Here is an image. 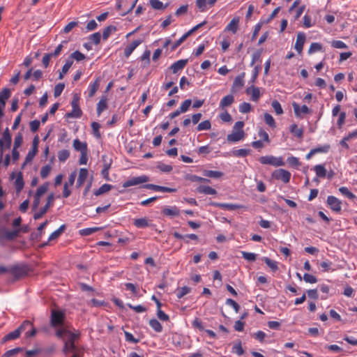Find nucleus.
Here are the masks:
<instances>
[{"label": "nucleus", "mask_w": 357, "mask_h": 357, "mask_svg": "<svg viewBox=\"0 0 357 357\" xmlns=\"http://www.w3.org/2000/svg\"><path fill=\"white\" fill-rule=\"evenodd\" d=\"M262 54V49L257 50L252 55V59L250 65L253 66L255 63L260 61L261 56Z\"/></svg>", "instance_id": "nucleus-51"}, {"label": "nucleus", "mask_w": 357, "mask_h": 357, "mask_svg": "<svg viewBox=\"0 0 357 357\" xmlns=\"http://www.w3.org/2000/svg\"><path fill=\"white\" fill-rule=\"evenodd\" d=\"M265 123L272 128L276 127L275 121L273 117L268 113H265L264 115Z\"/></svg>", "instance_id": "nucleus-41"}, {"label": "nucleus", "mask_w": 357, "mask_h": 357, "mask_svg": "<svg viewBox=\"0 0 357 357\" xmlns=\"http://www.w3.org/2000/svg\"><path fill=\"white\" fill-rule=\"evenodd\" d=\"M258 135L261 138L260 140H262L263 142H265L267 144L270 142L268 134L263 128H260L259 130Z\"/></svg>", "instance_id": "nucleus-59"}, {"label": "nucleus", "mask_w": 357, "mask_h": 357, "mask_svg": "<svg viewBox=\"0 0 357 357\" xmlns=\"http://www.w3.org/2000/svg\"><path fill=\"white\" fill-rule=\"evenodd\" d=\"M150 326L157 333H160L162 331L161 324L155 319H152L149 321Z\"/></svg>", "instance_id": "nucleus-38"}, {"label": "nucleus", "mask_w": 357, "mask_h": 357, "mask_svg": "<svg viewBox=\"0 0 357 357\" xmlns=\"http://www.w3.org/2000/svg\"><path fill=\"white\" fill-rule=\"evenodd\" d=\"M116 30V26H114L113 25H109V26H107V27H105L102 31L103 40H107L109 37L110 34L112 32H114Z\"/></svg>", "instance_id": "nucleus-43"}, {"label": "nucleus", "mask_w": 357, "mask_h": 357, "mask_svg": "<svg viewBox=\"0 0 357 357\" xmlns=\"http://www.w3.org/2000/svg\"><path fill=\"white\" fill-rule=\"evenodd\" d=\"M100 227H89V228H85L83 229H81L79 231V233L82 236H89L92 234L95 233L96 231H98L100 230Z\"/></svg>", "instance_id": "nucleus-45"}, {"label": "nucleus", "mask_w": 357, "mask_h": 357, "mask_svg": "<svg viewBox=\"0 0 357 357\" xmlns=\"http://www.w3.org/2000/svg\"><path fill=\"white\" fill-rule=\"evenodd\" d=\"M38 137H36L33 142V146L32 149L28 152L25 160L22 165V168L24 167V166L31 162L33 158L36 156L37 152H38Z\"/></svg>", "instance_id": "nucleus-12"}, {"label": "nucleus", "mask_w": 357, "mask_h": 357, "mask_svg": "<svg viewBox=\"0 0 357 357\" xmlns=\"http://www.w3.org/2000/svg\"><path fill=\"white\" fill-rule=\"evenodd\" d=\"M133 225L135 227L139 229H144L150 226L149 221L146 218L135 219L133 221Z\"/></svg>", "instance_id": "nucleus-25"}, {"label": "nucleus", "mask_w": 357, "mask_h": 357, "mask_svg": "<svg viewBox=\"0 0 357 357\" xmlns=\"http://www.w3.org/2000/svg\"><path fill=\"white\" fill-rule=\"evenodd\" d=\"M149 181V178L147 176H146V175H143V176H137V177H133V178H132L125 181L123 183V188H128V187H130V186H133V185H139V184H141V183H146Z\"/></svg>", "instance_id": "nucleus-9"}, {"label": "nucleus", "mask_w": 357, "mask_h": 357, "mask_svg": "<svg viewBox=\"0 0 357 357\" xmlns=\"http://www.w3.org/2000/svg\"><path fill=\"white\" fill-rule=\"evenodd\" d=\"M149 3L151 6L155 10H163L166 8V6H164L160 0H149Z\"/></svg>", "instance_id": "nucleus-44"}, {"label": "nucleus", "mask_w": 357, "mask_h": 357, "mask_svg": "<svg viewBox=\"0 0 357 357\" xmlns=\"http://www.w3.org/2000/svg\"><path fill=\"white\" fill-rule=\"evenodd\" d=\"M65 229H66L65 225H61L56 230L53 231L50 235V236L48 238V241H51L58 238L60 236V235L64 231Z\"/></svg>", "instance_id": "nucleus-31"}, {"label": "nucleus", "mask_w": 357, "mask_h": 357, "mask_svg": "<svg viewBox=\"0 0 357 357\" xmlns=\"http://www.w3.org/2000/svg\"><path fill=\"white\" fill-rule=\"evenodd\" d=\"M203 175L209 178H218L223 176V173L220 171H213V170H206L204 169L203 172Z\"/></svg>", "instance_id": "nucleus-30"}, {"label": "nucleus", "mask_w": 357, "mask_h": 357, "mask_svg": "<svg viewBox=\"0 0 357 357\" xmlns=\"http://www.w3.org/2000/svg\"><path fill=\"white\" fill-rule=\"evenodd\" d=\"M47 189H48V183H44L37 189L35 195H36V197H41V196H43L47 191Z\"/></svg>", "instance_id": "nucleus-62"}, {"label": "nucleus", "mask_w": 357, "mask_h": 357, "mask_svg": "<svg viewBox=\"0 0 357 357\" xmlns=\"http://www.w3.org/2000/svg\"><path fill=\"white\" fill-rule=\"evenodd\" d=\"M234 102V97L233 95H227L222 98L220 102V107L221 108H225L226 107L230 106Z\"/></svg>", "instance_id": "nucleus-28"}, {"label": "nucleus", "mask_w": 357, "mask_h": 357, "mask_svg": "<svg viewBox=\"0 0 357 357\" xmlns=\"http://www.w3.org/2000/svg\"><path fill=\"white\" fill-rule=\"evenodd\" d=\"M101 35L99 32H96L89 36V40L95 44L98 45L100 42Z\"/></svg>", "instance_id": "nucleus-63"}, {"label": "nucleus", "mask_w": 357, "mask_h": 357, "mask_svg": "<svg viewBox=\"0 0 357 357\" xmlns=\"http://www.w3.org/2000/svg\"><path fill=\"white\" fill-rule=\"evenodd\" d=\"M244 127L243 121H237L235 123L231 134L227 137V140L229 142H237L245 138V134L243 130Z\"/></svg>", "instance_id": "nucleus-1"}, {"label": "nucleus", "mask_w": 357, "mask_h": 357, "mask_svg": "<svg viewBox=\"0 0 357 357\" xmlns=\"http://www.w3.org/2000/svg\"><path fill=\"white\" fill-rule=\"evenodd\" d=\"M53 200L54 195H49L47 199V204L33 215L34 220L40 219L47 213L49 208L52 206Z\"/></svg>", "instance_id": "nucleus-11"}, {"label": "nucleus", "mask_w": 357, "mask_h": 357, "mask_svg": "<svg viewBox=\"0 0 357 357\" xmlns=\"http://www.w3.org/2000/svg\"><path fill=\"white\" fill-rule=\"evenodd\" d=\"M27 268L24 266H14L10 268L9 273H10L15 280H18L27 274Z\"/></svg>", "instance_id": "nucleus-10"}, {"label": "nucleus", "mask_w": 357, "mask_h": 357, "mask_svg": "<svg viewBox=\"0 0 357 357\" xmlns=\"http://www.w3.org/2000/svg\"><path fill=\"white\" fill-rule=\"evenodd\" d=\"M162 213L165 216L172 218L180 215V210L176 206H165L162 208Z\"/></svg>", "instance_id": "nucleus-15"}, {"label": "nucleus", "mask_w": 357, "mask_h": 357, "mask_svg": "<svg viewBox=\"0 0 357 357\" xmlns=\"http://www.w3.org/2000/svg\"><path fill=\"white\" fill-rule=\"evenodd\" d=\"M10 96V91L5 88L0 92V104L6 105V101Z\"/></svg>", "instance_id": "nucleus-37"}, {"label": "nucleus", "mask_w": 357, "mask_h": 357, "mask_svg": "<svg viewBox=\"0 0 357 357\" xmlns=\"http://www.w3.org/2000/svg\"><path fill=\"white\" fill-rule=\"evenodd\" d=\"M27 326H31V322L26 320L17 329L6 335L1 340L2 343L17 339L20 336L21 333L24 331Z\"/></svg>", "instance_id": "nucleus-3"}, {"label": "nucleus", "mask_w": 357, "mask_h": 357, "mask_svg": "<svg viewBox=\"0 0 357 357\" xmlns=\"http://www.w3.org/2000/svg\"><path fill=\"white\" fill-rule=\"evenodd\" d=\"M289 130L292 135L298 138L301 139L303 136V130L298 128L295 123L290 126Z\"/></svg>", "instance_id": "nucleus-29"}, {"label": "nucleus", "mask_w": 357, "mask_h": 357, "mask_svg": "<svg viewBox=\"0 0 357 357\" xmlns=\"http://www.w3.org/2000/svg\"><path fill=\"white\" fill-rule=\"evenodd\" d=\"M239 21V17H233L230 22L226 26L225 31H230L233 33H236L238 29Z\"/></svg>", "instance_id": "nucleus-21"}, {"label": "nucleus", "mask_w": 357, "mask_h": 357, "mask_svg": "<svg viewBox=\"0 0 357 357\" xmlns=\"http://www.w3.org/2000/svg\"><path fill=\"white\" fill-rule=\"evenodd\" d=\"M242 257L248 261H255L257 259V254L245 251L241 252Z\"/></svg>", "instance_id": "nucleus-49"}, {"label": "nucleus", "mask_w": 357, "mask_h": 357, "mask_svg": "<svg viewBox=\"0 0 357 357\" xmlns=\"http://www.w3.org/2000/svg\"><path fill=\"white\" fill-rule=\"evenodd\" d=\"M305 40H306V36L304 33L299 32L297 34L294 48L299 54H301L303 52V45L305 42Z\"/></svg>", "instance_id": "nucleus-16"}, {"label": "nucleus", "mask_w": 357, "mask_h": 357, "mask_svg": "<svg viewBox=\"0 0 357 357\" xmlns=\"http://www.w3.org/2000/svg\"><path fill=\"white\" fill-rule=\"evenodd\" d=\"M322 45L319 43H312L307 51V53L309 54H312L313 53H315L317 52H319L322 50Z\"/></svg>", "instance_id": "nucleus-42"}, {"label": "nucleus", "mask_w": 357, "mask_h": 357, "mask_svg": "<svg viewBox=\"0 0 357 357\" xmlns=\"http://www.w3.org/2000/svg\"><path fill=\"white\" fill-rule=\"evenodd\" d=\"M259 161L262 165H270L274 167L284 165V162L282 157H275L273 155L261 156L259 158Z\"/></svg>", "instance_id": "nucleus-6"}, {"label": "nucleus", "mask_w": 357, "mask_h": 357, "mask_svg": "<svg viewBox=\"0 0 357 357\" xmlns=\"http://www.w3.org/2000/svg\"><path fill=\"white\" fill-rule=\"evenodd\" d=\"M188 62V59H181L176 62H174L172 66H170V69L172 70L173 73H176L179 70H183L185 66L187 65Z\"/></svg>", "instance_id": "nucleus-22"}, {"label": "nucleus", "mask_w": 357, "mask_h": 357, "mask_svg": "<svg viewBox=\"0 0 357 357\" xmlns=\"http://www.w3.org/2000/svg\"><path fill=\"white\" fill-rule=\"evenodd\" d=\"M69 59H72L73 61L75 59L77 61H80L85 59V55L79 51L77 50L71 54Z\"/></svg>", "instance_id": "nucleus-57"}, {"label": "nucleus", "mask_w": 357, "mask_h": 357, "mask_svg": "<svg viewBox=\"0 0 357 357\" xmlns=\"http://www.w3.org/2000/svg\"><path fill=\"white\" fill-rule=\"evenodd\" d=\"M91 128L93 130V135L98 139L100 138V137H101V134L100 132V125L97 122H92Z\"/></svg>", "instance_id": "nucleus-50"}, {"label": "nucleus", "mask_w": 357, "mask_h": 357, "mask_svg": "<svg viewBox=\"0 0 357 357\" xmlns=\"http://www.w3.org/2000/svg\"><path fill=\"white\" fill-rule=\"evenodd\" d=\"M211 128V124L210 121L206 120L201 123H199L197 126V130L202 131V130H208Z\"/></svg>", "instance_id": "nucleus-48"}, {"label": "nucleus", "mask_w": 357, "mask_h": 357, "mask_svg": "<svg viewBox=\"0 0 357 357\" xmlns=\"http://www.w3.org/2000/svg\"><path fill=\"white\" fill-rule=\"evenodd\" d=\"M107 98L106 97H102L100 101L97 104V114L98 116H100V114L107 109Z\"/></svg>", "instance_id": "nucleus-33"}, {"label": "nucleus", "mask_w": 357, "mask_h": 357, "mask_svg": "<svg viewBox=\"0 0 357 357\" xmlns=\"http://www.w3.org/2000/svg\"><path fill=\"white\" fill-rule=\"evenodd\" d=\"M82 115V112L79 107H72V110L70 112L66 114V116L68 117V118H75V119H77V118H80Z\"/></svg>", "instance_id": "nucleus-34"}, {"label": "nucleus", "mask_w": 357, "mask_h": 357, "mask_svg": "<svg viewBox=\"0 0 357 357\" xmlns=\"http://www.w3.org/2000/svg\"><path fill=\"white\" fill-rule=\"evenodd\" d=\"M70 156L68 150L63 149L58 153V158L60 162H65Z\"/></svg>", "instance_id": "nucleus-53"}, {"label": "nucleus", "mask_w": 357, "mask_h": 357, "mask_svg": "<svg viewBox=\"0 0 357 357\" xmlns=\"http://www.w3.org/2000/svg\"><path fill=\"white\" fill-rule=\"evenodd\" d=\"M340 192L347 197L349 199H354L356 197V195L351 192L347 187H340L339 188Z\"/></svg>", "instance_id": "nucleus-47"}, {"label": "nucleus", "mask_w": 357, "mask_h": 357, "mask_svg": "<svg viewBox=\"0 0 357 357\" xmlns=\"http://www.w3.org/2000/svg\"><path fill=\"white\" fill-rule=\"evenodd\" d=\"M272 176L276 180H280L284 183H287L289 182L291 178V173L284 169H278L275 170Z\"/></svg>", "instance_id": "nucleus-7"}, {"label": "nucleus", "mask_w": 357, "mask_h": 357, "mask_svg": "<svg viewBox=\"0 0 357 357\" xmlns=\"http://www.w3.org/2000/svg\"><path fill=\"white\" fill-rule=\"evenodd\" d=\"M292 107L294 108V112L296 117L301 118L302 115L310 114L311 112L310 109L305 105L300 106L296 102L292 103Z\"/></svg>", "instance_id": "nucleus-13"}, {"label": "nucleus", "mask_w": 357, "mask_h": 357, "mask_svg": "<svg viewBox=\"0 0 357 357\" xmlns=\"http://www.w3.org/2000/svg\"><path fill=\"white\" fill-rule=\"evenodd\" d=\"M22 351V348L21 347H16L13 349L8 350L3 354V357H12L17 354H19L20 351Z\"/></svg>", "instance_id": "nucleus-52"}, {"label": "nucleus", "mask_w": 357, "mask_h": 357, "mask_svg": "<svg viewBox=\"0 0 357 357\" xmlns=\"http://www.w3.org/2000/svg\"><path fill=\"white\" fill-rule=\"evenodd\" d=\"M252 106L248 102H243L239 105V112L243 114H247L251 111Z\"/></svg>", "instance_id": "nucleus-58"}, {"label": "nucleus", "mask_w": 357, "mask_h": 357, "mask_svg": "<svg viewBox=\"0 0 357 357\" xmlns=\"http://www.w3.org/2000/svg\"><path fill=\"white\" fill-rule=\"evenodd\" d=\"M327 205L334 212L340 213L342 211V202L333 195H329L327 197Z\"/></svg>", "instance_id": "nucleus-8"}, {"label": "nucleus", "mask_w": 357, "mask_h": 357, "mask_svg": "<svg viewBox=\"0 0 357 357\" xmlns=\"http://www.w3.org/2000/svg\"><path fill=\"white\" fill-rule=\"evenodd\" d=\"M316 174L319 178H324L326 176V169L323 165H317L314 167Z\"/></svg>", "instance_id": "nucleus-35"}, {"label": "nucleus", "mask_w": 357, "mask_h": 357, "mask_svg": "<svg viewBox=\"0 0 357 357\" xmlns=\"http://www.w3.org/2000/svg\"><path fill=\"white\" fill-rule=\"evenodd\" d=\"M287 162L293 167H298L301 165L299 159L294 156H290L287 158Z\"/></svg>", "instance_id": "nucleus-60"}, {"label": "nucleus", "mask_w": 357, "mask_h": 357, "mask_svg": "<svg viewBox=\"0 0 357 357\" xmlns=\"http://www.w3.org/2000/svg\"><path fill=\"white\" fill-rule=\"evenodd\" d=\"M112 186L110 184L105 183L102 185L98 190L94 192L96 196H100L104 193L109 192Z\"/></svg>", "instance_id": "nucleus-36"}, {"label": "nucleus", "mask_w": 357, "mask_h": 357, "mask_svg": "<svg viewBox=\"0 0 357 357\" xmlns=\"http://www.w3.org/2000/svg\"><path fill=\"white\" fill-rule=\"evenodd\" d=\"M73 148L80 153L87 152V144L85 142H82L79 139H75L73 141Z\"/></svg>", "instance_id": "nucleus-26"}, {"label": "nucleus", "mask_w": 357, "mask_h": 357, "mask_svg": "<svg viewBox=\"0 0 357 357\" xmlns=\"http://www.w3.org/2000/svg\"><path fill=\"white\" fill-rule=\"evenodd\" d=\"M191 291V289L189 287L184 286L183 287L178 288L176 290V296L178 298H181L184 296L189 294Z\"/></svg>", "instance_id": "nucleus-40"}, {"label": "nucleus", "mask_w": 357, "mask_h": 357, "mask_svg": "<svg viewBox=\"0 0 357 357\" xmlns=\"http://www.w3.org/2000/svg\"><path fill=\"white\" fill-rule=\"evenodd\" d=\"M233 353L236 354L238 356H241L244 354V350L242 348L241 342H238L237 344H234L232 347Z\"/></svg>", "instance_id": "nucleus-61"}, {"label": "nucleus", "mask_w": 357, "mask_h": 357, "mask_svg": "<svg viewBox=\"0 0 357 357\" xmlns=\"http://www.w3.org/2000/svg\"><path fill=\"white\" fill-rule=\"evenodd\" d=\"M79 333H68V335H66L64 339V345L62 349V351L64 354H68L70 353V350H75V348L77 346L76 345V342L79 338Z\"/></svg>", "instance_id": "nucleus-2"}, {"label": "nucleus", "mask_w": 357, "mask_h": 357, "mask_svg": "<svg viewBox=\"0 0 357 357\" xmlns=\"http://www.w3.org/2000/svg\"><path fill=\"white\" fill-rule=\"evenodd\" d=\"M190 36V33H185L178 40L172 45L171 51H174L178 46H180L186 38Z\"/></svg>", "instance_id": "nucleus-39"}, {"label": "nucleus", "mask_w": 357, "mask_h": 357, "mask_svg": "<svg viewBox=\"0 0 357 357\" xmlns=\"http://www.w3.org/2000/svg\"><path fill=\"white\" fill-rule=\"evenodd\" d=\"M210 205L228 211H234L242 208L241 205L228 203L211 202Z\"/></svg>", "instance_id": "nucleus-18"}, {"label": "nucleus", "mask_w": 357, "mask_h": 357, "mask_svg": "<svg viewBox=\"0 0 357 357\" xmlns=\"http://www.w3.org/2000/svg\"><path fill=\"white\" fill-rule=\"evenodd\" d=\"M157 168L160 171H161L162 172H165V173H169L171 171H172V169H173V167H172V165H167V164H165V163H162V162L158 163V165H157Z\"/></svg>", "instance_id": "nucleus-54"}, {"label": "nucleus", "mask_w": 357, "mask_h": 357, "mask_svg": "<svg viewBox=\"0 0 357 357\" xmlns=\"http://www.w3.org/2000/svg\"><path fill=\"white\" fill-rule=\"evenodd\" d=\"M88 170L86 168H81L79 172V176L77 181V187L80 188L84 185L88 177Z\"/></svg>", "instance_id": "nucleus-24"}, {"label": "nucleus", "mask_w": 357, "mask_h": 357, "mask_svg": "<svg viewBox=\"0 0 357 357\" xmlns=\"http://www.w3.org/2000/svg\"><path fill=\"white\" fill-rule=\"evenodd\" d=\"M246 93L251 96V100L254 102H258L261 96L259 88L255 86L247 88Z\"/></svg>", "instance_id": "nucleus-19"}, {"label": "nucleus", "mask_w": 357, "mask_h": 357, "mask_svg": "<svg viewBox=\"0 0 357 357\" xmlns=\"http://www.w3.org/2000/svg\"><path fill=\"white\" fill-rule=\"evenodd\" d=\"M14 185L16 190V192L19 194L22 191L24 185L23 175L21 172L17 174L16 178L14 182Z\"/></svg>", "instance_id": "nucleus-23"}, {"label": "nucleus", "mask_w": 357, "mask_h": 357, "mask_svg": "<svg viewBox=\"0 0 357 357\" xmlns=\"http://www.w3.org/2000/svg\"><path fill=\"white\" fill-rule=\"evenodd\" d=\"M262 260L271 268V270L272 271L275 272L278 270V266L277 261H273L267 257H262Z\"/></svg>", "instance_id": "nucleus-32"}, {"label": "nucleus", "mask_w": 357, "mask_h": 357, "mask_svg": "<svg viewBox=\"0 0 357 357\" xmlns=\"http://www.w3.org/2000/svg\"><path fill=\"white\" fill-rule=\"evenodd\" d=\"M11 135L9 129L6 128L3 132V137L0 139V163L3 159V153L6 149H10L11 146Z\"/></svg>", "instance_id": "nucleus-4"}, {"label": "nucleus", "mask_w": 357, "mask_h": 357, "mask_svg": "<svg viewBox=\"0 0 357 357\" xmlns=\"http://www.w3.org/2000/svg\"><path fill=\"white\" fill-rule=\"evenodd\" d=\"M66 315L63 311L52 310L51 312L50 324L52 327L61 326L65 321Z\"/></svg>", "instance_id": "nucleus-5"}, {"label": "nucleus", "mask_w": 357, "mask_h": 357, "mask_svg": "<svg viewBox=\"0 0 357 357\" xmlns=\"http://www.w3.org/2000/svg\"><path fill=\"white\" fill-rule=\"evenodd\" d=\"M271 106L273 108L276 114L280 115L283 114V109L281 107L280 103L278 100H273L271 103Z\"/></svg>", "instance_id": "nucleus-55"}, {"label": "nucleus", "mask_w": 357, "mask_h": 357, "mask_svg": "<svg viewBox=\"0 0 357 357\" xmlns=\"http://www.w3.org/2000/svg\"><path fill=\"white\" fill-rule=\"evenodd\" d=\"M250 149H240L233 151V155L236 157H245L250 153Z\"/></svg>", "instance_id": "nucleus-56"}, {"label": "nucleus", "mask_w": 357, "mask_h": 357, "mask_svg": "<svg viewBox=\"0 0 357 357\" xmlns=\"http://www.w3.org/2000/svg\"><path fill=\"white\" fill-rule=\"evenodd\" d=\"M100 77H97L94 82H91L89 84V86L87 89V93H88L87 98H91L92 97L94 96L96 91L98 90V89L100 87Z\"/></svg>", "instance_id": "nucleus-17"}, {"label": "nucleus", "mask_w": 357, "mask_h": 357, "mask_svg": "<svg viewBox=\"0 0 357 357\" xmlns=\"http://www.w3.org/2000/svg\"><path fill=\"white\" fill-rule=\"evenodd\" d=\"M19 230L5 231L0 234V244L3 245L6 241H11L18 235Z\"/></svg>", "instance_id": "nucleus-14"}, {"label": "nucleus", "mask_w": 357, "mask_h": 357, "mask_svg": "<svg viewBox=\"0 0 357 357\" xmlns=\"http://www.w3.org/2000/svg\"><path fill=\"white\" fill-rule=\"evenodd\" d=\"M197 192L204 195H216L217 191L214 188L208 185H199L197 188Z\"/></svg>", "instance_id": "nucleus-27"}, {"label": "nucleus", "mask_w": 357, "mask_h": 357, "mask_svg": "<svg viewBox=\"0 0 357 357\" xmlns=\"http://www.w3.org/2000/svg\"><path fill=\"white\" fill-rule=\"evenodd\" d=\"M220 44L222 52H226L231 44L230 38L228 36L223 37Z\"/></svg>", "instance_id": "nucleus-64"}, {"label": "nucleus", "mask_w": 357, "mask_h": 357, "mask_svg": "<svg viewBox=\"0 0 357 357\" xmlns=\"http://www.w3.org/2000/svg\"><path fill=\"white\" fill-rule=\"evenodd\" d=\"M207 0H196V6L200 12H206L208 10Z\"/></svg>", "instance_id": "nucleus-46"}, {"label": "nucleus", "mask_w": 357, "mask_h": 357, "mask_svg": "<svg viewBox=\"0 0 357 357\" xmlns=\"http://www.w3.org/2000/svg\"><path fill=\"white\" fill-rule=\"evenodd\" d=\"M142 43V40H135L124 49V56L128 58L133 51Z\"/></svg>", "instance_id": "nucleus-20"}]
</instances>
